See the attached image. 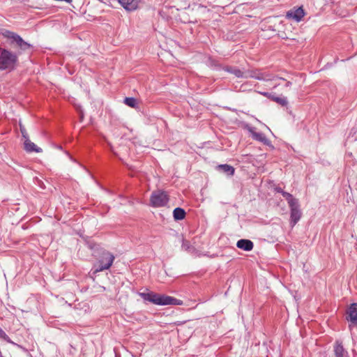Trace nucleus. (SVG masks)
Returning a JSON list of instances; mask_svg holds the SVG:
<instances>
[{
    "label": "nucleus",
    "instance_id": "nucleus-1",
    "mask_svg": "<svg viewBox=\"0 0 357 357\" xmlns=\"http://www.w3.org/2000/svg\"><path fill=\"white\" fill-rule=\"evenodd\" d=\"M0 34L8 40V45L13 48H17L15 52L5 47H0V70H14L18 63V56L23 52L31 50L33 45L25 41L19 34L8 29H3Z\"/></svg>",
    "mask_w": 357,
    "mask_h": 357
},
{
    "label": "nucleus",
    "instance_id": "nucleus-2",
    "mask_svg": "<svg viewBox=\"0 0 357 357\" xmlns=\"http://www.w3.org/2000/svg\"><path fill=\"white\" fill-rule=\"evenodd\" d=\"M85 244L92 251V255L98 259L97 265L91 270L93 275H96V273L111 268L115 259L113 254L94 242L91 238L85 239Z\"/></svg>",
    "mask_w": 357,
    "mask_h": 357
},
{
    "label": "nucleus",
    "instance_id": "nucleus-3",
    "mask_svg": "<svg viewBox=\"0 0 357 357\" xmlns=\"http://www.w3.org/2000/svg\"><path fill=\"white\" fill-rule=\"evenodd\" d=\"M169 195L162 190L153 191L150 197V206L154 208L165 206L169 202Z\"/></svg>",
    "mask_w": 357,
    "mask_h": 357
},
{
    "label": "nucleus",
    "instance_id": "nucleus-4",
    "mask_svg": "<svg viewBox=\"0 0 357 357\" xmlns=\"http://www.w3.org/2000/svg\"><path fill=\"white\" fill-rule=\"evenodd\" d=\"M137 294L144 300L145 303H150L162 306L163 294L150 291L148 289H146V291L145 292H138Z\"/></svg>",
    "mask_w": 357,
    "mask_h": 357
},
{
    "label": "nucleus",
    "instance_id": "nucleus-5",
    "mask_svg": "<svg viewBox=\"0 0 357 357\" xmlns=\"http://www.w3.org/2000/svg\"><path fill=\"white\" fill-rule=\"evenodd\" d=\"M345 319L349 323V328H357V303H351L347 308Z\"/></svg>",
    "mask_w": 357,
    "mask_h": 357
},
{
    "label": "nucleus",
    "instance_id": "nucleus-6",
    "mask_svg": "<svg viewBox=\"0 0 357 357\" xmlns=\"http://www.w3.org/2000/svg\"><path fill=\"white\" fill-rule=\"evenodd\" d=\"M255 127H248V130L251 134L252 139L256 141L263 143L264 145L269 146L271 149H274L275 147L272 144L271 142L266 138L265 135L262 132H258L255 131Z\"/></svg>",
    "mask_w": 357,
    "mask_h": 357
},
{
    "label": "nucleus",
    "instance_id": "nucleus-7",
    "mask_svg": "<svg viewBox=\"0 0 357 357\" xmlns=\"http://www.w3.org/2000/svg\"><path fill=\"white\" fill-rule=\"evenodd\" d=\"M289 206L290 208V224L294 227L300 220L302 215L299 202L294 204V206L290 205Z\"/></svg>",
    "mask_w": 357,
    "mask_h": 357
},
{
    "label": "nucleus",
    "instance_id": "nucleus-8",
    "mask_svg": "<svg viewBox=\"0 0 357 357\" xmlns=\"http://www.w3.org/2000/svg\"><path fill=\"white\" fill-rule=\"evenodd\" d=\"M305 13L302 6L297 8H294L287 13L286 17L288 19H292L296 22H299L302 20Z\"/></svg>",
    "mask_w": 357,
    "mask_h": 357
},
{
    "label": "nucleus",
    "instance_id": "nucleus-9",
    "mask_svg": "<svg viewBox=\"0 0 357 357\" xmlns=\"http://www.w3.org/2000/svg\"><path fill=\"white\" fill-rule=\"evenodd\" d=\"M245 78H253L260 81H266L270 79L268 75L261 73L259 69L245 70Z\"/></svg>",
    "mask_w": 357,
    "mask_h": 357
},
{
    "label": "nucleus",
    "instance_id": "nucleus-10",
    "mask_svg": "<svg viewBox=\"0 0 357 357\" xmlns=\"http://www.w3.org/2000/svg\"><path fill=\"white\" fill-rule=\"evenodd\" d=\"M117 1L126 10L131 12L137 8L139 0H117Z\"/></svg>",
    "mask_w": 357,
    "mask_h": 357
},
{
    "label": "nucleus",
    "instance_id": "nucleus-11",
    "mask_svg": "<svg viewBox=\"0 0 357 357\" xmlns=\"http://www.w3.org/2000/svg\"><path fill=\"white\" fill-rule=\"evenodd\" d=\"M236 247L243 251H251L254 248L253 242L247 238L239 239L236 243Z\"/></svg>",
    "mask_w": 357,
    "mask_h": 357
},
{
    "label": "nucleus",
    "instance_id": "nucleus-12",
    "mask_svg": "<svg viewBox=\"0 0 357 357\" xmlns=\"http://www.w3.org/2000/svg\"><path fill=\"white\" fill-rule=\"evenodd\" d=\"M183 301L173 296L162 295V306L164 305H182Z\"/></svg>",
    "mask_w": 357,
    "mask_h": 357
},
{
    "label": "nucleus",
    "instance_id": "nucleus-13",
    "mask_svg": "<svg viewBox=\"0 0 357 357\" xmlns=\"http://www.w3.org/2000/svg\"><path fill=\"white\" fill-rule=\"evenodd\" d=\"M24 149L27 153H40L42 152V149L36 145L33 142H32L29 137L24 140Z\"/></svg>",
    "mask_w": 357,
    "mask_h": 357
},
{
    "label": "nucleus",
    "instance_id": "nucleus-14",
    "mask_svg": "<svg viewBox=\"0 0 357 357\" xmlns=\"http://www.w3.org/2000/svg\"><path fill=\"white\" fill-rule=\"evenodd\" d=\"M222 70L229 73L234 75L238 78H245V71L243 72L236 67L226 66L222 68Z\"/></svg>",
    "mask_w": 357,
    "mask_h": 357
},
{
    "label": "nucleus",
    "instance_id": "nucleus-15",
    "mask_svg": "<svg viewBox=\"0 0 357 357\" xmlns=\"http://www.w3.org/2000/svg\"><path fill=\"white\" fill-rule=\"evenodd\" d=\"M346 352L342 342L337 340L334 344V353L335 357H344V353Z\"/></svg>",
    "mask_w": 357,
    "mask_h": 357
},
{
    "label": "nucleus",
    "instance_id": "nucleus-16",
    "mask_svg": "<svg viewBox=\"0 0 357 357\" xmlns=\"http://www.w3.org/2000/svg\"><path fill=\"white\" fill-rule=\"evenodd\" d=\"M186 212L184 208L181 207H176L173 211V218L175 221H179L185 219Z\"/></svg>",
    "mask_w": 357,
    "mask_h": 357
},
{
    "label": "nucleus",
    "instance_id": "nucleus-17",
    "mask_svg": "<svg viewBox=\"0 0 357 357\" xmlns=\"http://www.w3.org/2000/svg\"><path fill=\"white\" fill-rule=\"evenodd\" d=\"M217 168L218 170L224 172L227 176H233L235 172L234 167L228 164L219 165Z\"/></svg>",
    "mask_w": 357,
    "mask_h": 357
},
{
    "label": "nucleus",
    "instance_id": "nucleus-18",
    "mask_svg": "<svg viewBox=\"0 0 357 357\" xmlns=\"http://www.w3.org/2000/svg\"><path fill=\"white\" fill-rule=\"evenodd\" d=\"M123 103L131 108L137 109L138 107L137 100L134 97H126Z\"/></svg>",
    "mask_w": 357,
    "mask_h": 357
},
{
    "label": "nucleus",
    "instance_id": "nucleus-19",
    "mask_svg": "<svg viewBox=\"0 0 357 357\" xmlns=\"http://www.w3.org/2000/svg\"><path fill=\"white\" fill-rule=\"evenodd\" d=\"M283 197L287 201L288 205H292L294 206V204L297 203L298 202V199L294 197V196L290 194L289 192L284 191L282 194Z\"/></svg>",
    "mask_w": 357,
    "mask_h": 357
},
{
    "label": "nucleus",
    "instance_id": "nucleus-20",
    "mask_svg": "<svg viewBox=\"0 0 357 357\" xmlns=\"http://www.w3.org/2000/svg\"><path fill=\"white\" fill-rule=\"evenodd\" d=\"M271 100L273 101H275V102L278 103L279 105H280L282 106H287L288 104L287 98L276 96L275 93H273L272 98H271Z\"/></svg>",
    "mask_w": 357,
    "mask_h": 357
},
{
    "label": "nucleus",
    "instance_id": "nucleus-21",
    "mask_svg": "<svg viewBox=\"0 0 357 357\" xmlns=\"http://www.w3.org/2000/svg\"><path fill=\"white\" fill-rule=\"evenodd\" d=\"M209 66L214 69L219 70L222 69V65L215 59H209L208 60Z\"/></svg>",
    "mask_w": 357,
    "mask_h": 357
},
{
    "label": "nucleus",
    "instance_id": "nucleus-22",
    "mask_svg": "<svg viewBox=\"0 0 357 357\" xmlns=\"http://www.w3.org/2000/svg\"><path fill=\"white\" fill-rule=\"evenodd\" d=\"M0 339L3 340L8 343L14 344L15 343L10 340L9 336L6 333V332L0 327Z\"/></svg>",
    "mask_w": 357,
    "mask_h": 357
},
{
    "label": "nucleus",
    "instance_id": "nucleus-23",
    "mask_svg": "<svg viewBox=\"0 0 357 357\" xmlns=\"http://www.w3.org/2000/svg\"><path fill=\"white\" fill-rule=\"evenodd\" d=\"M20 130L22 133V136L24 139V140L26 139L27 138H29V135L26 132V130L21 123H20Z\"/></svg>",
    "mask_w": 357,
    "mask_h": 357
},
{
    "label": "nucleus",
    "instance_id": "nucleus-24",
    "mask_svg": "<svg viewBox=\"0 0 357 357\" xmlns=\"http://www.w3.org/2000/svg\"><path fill=\"white\" fill-rule=\"evenodd\" d=\"M258 93L269 99H271L272 98V95H273V93H269V92H261V91H258Z\"/></svg>",
    "mask_w": 357,
    "mask_h": 357
},
{
    "label": "nucleus",
    "instance_id": "nucleus-25",
    "mask_svg": "<svg viewBox=\"0 0 357 357\" xmlns=\"http://www.w3.org/2000/svg\"><path fill=\"white\" fill-rule=\"evenodd\" d=\"M182 248L185 250H188L190 248V243L188 241H183Z\"/></svg>",
    "mask_w": 357,
    "mask_h": 357
},
{
    "label": "nucleus",
    "instance_id": "nucleus-26",
    "mask_svg": "<svg viewBox=\"0 0 357 357\" xmlns=\"http://www.w3.org/2000/svg\"><path fill=\"white\" fill-rule=\"evenodd\" d=\"M275 191L276 192L281 193V194H282V192H284V190L279 186H277L275 188Z\"/></svg>",
    "mask_w": 357,
    "mask_h": 357
},
{
    "label": "nucleus",
    "instance_id": "nucleus-27",
    "mask_svg": "<svg viewBox=\"0 0 357 357\" xmlns=\"http://www.w3.org/2000/svg\"><path fill=\"white\" fill-rule=\"evenodd\" d=\"M291 85H292V82H290V81L287 82H286V84H285V86H286V87H289V86H291Z\"/></svg>",
    "mask_w": 357,
    "mask_h": 357
},
{
    "label": "nucleus",
    "instance_id": "nucleus-28",
    "mask_svg": "<svg viewBox=\"0 0 357 357\" xmlns=\"http://www.w3.org/2000/svg\"><path fill=\"white\" fill-rule=\"evenodd\" d=\"M56 147H57V149H62V146H60V145H59V146H57Z\"/></svg>",
    "mask_w": 357,
    "mask_h": 357
},
{
    "label": "nucleus",
    "instance_id": "nucleus-29",
    "mask_svg": "<svg viewBox=\"0 0 357 357\" xmlns=\"http://www.w3.org/2000/svg\"><path fill=\"white\" fill-rule=\"evenodd\" d=\"M337 60H338V59H335V63H337Z\"/></svg>",
    "mask_w": 357,
    "mask_h": 357
}]
</instances>
